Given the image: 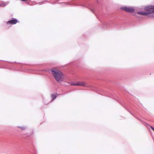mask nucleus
<instances>
[{
  "label": "nucleus",
  "mask_w": 154,
  "mask_h": 154,
  "mask_svg": "<svg viewBox=\"0 0 154 154\" xmlns=\"http://www.w3.org/2000/svg\"><path fill=\"white\" fill-rule=\"evenodd\" d=\"M18 127L22 130H24L25 129L23 127Z\"/></svg>",
  "instance_id": "nucleus-8"
},
{
  "label": "nucleus",
  "mask_w": 154,
  "mask_h": 154,
  "mask_svg": "<svg viewBox=\"0 0 154 154\" xmlns=\"http://www.w3.org/2000/svg\"><path fill=\"white\" fill-rule=\"evenodd\" d=\"M70 85H71L84 86L85 85V83L84 82H71Z\"/></svg>",
  "instance_id": "nucleus-4"
},
{
  "label": "nucleus",
  "mask_w": 154,
  "mask_h": 154,
  "mask_svg": "<svg viewBox=\"0 0 154 154\" xmlns=\"http://www.w3.org/2000/svg\"><path fill=\"white\" fill-rule=\"evenodd\" d=\"M145 10L147 11L148 12H146L143 11L138 12H137V14L144 15H147L151 13L152 12H154V6H151L146 7L145 8Z\"/></svg>",
  "instance_id": "nucleus-2"
},
{
  "label": "nucleus",
  "mask_w": 154,
  "mask_h": 154,
  "mask_svg": "<svg viewBox=\"0 0 154 154\" xmlns=\"http://www.w3.org/2000/svg\"><path fill=\"white\" fill-rule=\"evenodd\" d=\"M150 127L153 130V131H154V128H153L152 126H151Z\"/></svg>",
  "instance_id": "nucleus-9"
},
{
  "label": "nucleus",
  "mask_w": 154,
  "mask_h": 154,
  "mask_svg": "<svg viewBox=\"0 0 154 154\" xmlns=\"http://www.w3.org/2000/svg\"><path fill=\"white\" fill-rule=\"evenodd\" d=\"M51 71L53 76L57 82H61L65 79V76L60 70L54 68L51 69Z\"/></svg>",
  "instance_id": "nucleus-1"
},
{
  "label": "nucleus",
  "mask_w": 154,
  "mask_h": 154,
  "mask_svg": "<svg viewBox=\"0 0 154 154\" xmlns=\"http://www.w3.org/2000/svg\"><path fill=\"white\" fill-rule=\"evenodd\" d=\"M5 4L4 3H1L0 4V6H5Z\"/></svg>",
  "instance_id": "nucleus-7"
},
{
  "label": "nucleus",
  "mask_w": 154,
  "mask_h": 154,
  "mask_svg": "<svg viewBox=\"0 0 154 154\" xmlns=\"http://www.w3.org/2000/svg\"><path fill=\"white\" fill-rule=\"evenodd\" d=\"M121 9L127 12L132 13L134 12V9L133 7H122Z\"/></svg>",
  "instance_id": "nucleus-3"
},
{
  "label": "nucleus",
  "mask_w": 154,
  "mask_h": 154,
  "mask_svg": "<svg viewBox=\"0 0 154 154\" xmlns=\"http://www.w3.org/2000/svg\"><path fill=\"white\" fill-rule=\"evenodd\" d=\"M51 96L52 99L51 101H52L57 97V96L56 94H52L51 95Z\"/></svg>",
  "instance_id": "nucleus-6"
},
{
  "label": "nucleus",
  "mask_w": 154,
  "mask_h": 154,
  "mask_svg": "<svg viewBox=\"0 0 154 154\" xmlns=\"http://www.w3.org/2000/svg\"><path fill=\"white\" fill-rule=\"evenodd\" d=\"M17 22V20L15 19H13L12 20L7 21L6 23L8 25H13L16 24Z\"/></svg>",
  "instance_id": "nucleus-5"
}]
</instances>
